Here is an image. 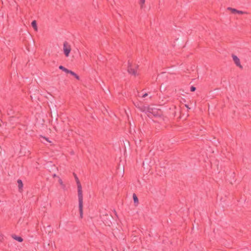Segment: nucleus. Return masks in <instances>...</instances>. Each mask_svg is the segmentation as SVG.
I'll return each mask as SVG.
<instances>
[{
  "mask_svg": "<svg viewBox=\"0 0 251 251\" xmlns=\"http://www.w3.org/2000/svg\"><path fill=\"white\" fill-rule=\"evenodd\" d=\"M74 176H75L77 187V192H78V207L80 213V218H83V194L82 190V187L80 184V182L79 180L78 177L76 176V174L74 173Z\"/></svg>",
  "mask_w": 251,
  "mask_h": 251,
  "instance_id": "f257e3e1",
  "label": "nucleus"
},
{
  "mask_svg": "<svg viewBox=\"0 0 251 251\" xmlns=\"http://www.w3.org/2000/svg\"><path fill=\"white\" fill-rule=\"evenodd\" d=\"M72 50L71 45L69 43L65 41L63 45V51L65 56L68 57L70 56V52Z\"/></svg>",
  "mask_w": 251,
  "mask_h": 251,
  "instance_id": "f03ea898",
  "label": "nucleus"
},
{
  "mask_svg": "<svg viewBox=\"0 0 251 251\" xmlns=\"http://www.w3.org/2000/svg\"><path fill=\"white\" fill-rule=\"evenodd\" d=\"M137 70L138 66H137L136 65H132L131 63L128 61L127 71L130 74L134 76L138 75V74Z\"/></svg>",
  "mask_w": 251,
  "mask_h": 251,
  "instance_id": "7ed1b4c3",
  "label": "nucleus"
},
{
  "mask_svg": "<svg viewBox=\"0 0 251 251\" xmlns=\"http://www.w3.org/2000/svg\"><path fill=\"white\" fill-rule=\"evenodd\" d=\"M232 59L235 65L240 69L243 68V66L241 64L240 59L235 55H232Z\"/></svg>",
  "mask_w": 251,
  "mask_h": 251,
  "instance_id": "20e7f679",
  "label": "nucleus"
},
{
  "mask_svg": "<svg viewBox=\"0 0 251 251\" xmlns=\"http://www.w3.org/2000/svg\"><path fill=\"white\" fill-rule=\"evenodd\" d=\"M227 10H229L233 14H237L239 15H242L247 14V12L241 10H237L235 8H233L231 7H228Z\"/></svg>",
  "mask_w": 251,
  "mask_h": 251,
  "instance_id": "39448f33",
  "label": "nucleus"
},
{
  "mask_svg": "<svg viewBox=\"0 0 251 251\" xmlns=\"http://www.w3.org/2000/svg\"><path fill=\"white\" fill-rule=\"evenodd\" d=\"M17 183L18 184L19 190L20 192H22L23 190V182L21 179H18L17 181Z\"/></svg>",
  "mask_w": 251,
  "mask_h": 251,
  "instance_id": "423d86ee",
  "label": "nucleus"
},
{
  "mask_svg": "<svg viewBox=\"0 0 251 251\" xmlns=\"http://www.w3.org/2000/svg\"><path fill=\"white\" fill-rule=\"evenodd\" d=\"M138 3L141 9H143L145 7V0H139Z\"/></svg>",
  "mask_w": 251,
  "mask_h": 251,
  "instance_id": "0eeeda50",
  "label": "nucleus"
},
{
  "mask_svg": "<svg viewBox=\"0 0 251 251\" xmlns=\"http://www.w3.org/2000/svg\"><path fill=\"white\" fill-rule=\"evenodd\" d=\"M31 25L35 30V31H37L38 30V27L36 23V21L34 20L31 23Z\"/></svg>",
  "mask_w": 251,
  "mask_h": 251,
  "instance_id": "6e6552de",
  "label": "nucleus"
},
{
  "mask_svg": "<svg viewBox=\"0 0 251 251\" xmlns=\"http://www.w3.org/2000/svg\"><path fill=\"white\" fill-rule=\"evenodd\" d=\"M58 182H59V183L60 184V185L61 186V187L63 188H64L65 187V185L64 184L63 180L59 177H58Z\"/></svg>",
  "mask_w": 251,
  "mask_h": 251,
  "instance_id": "1a4fd4ad",
  "label": "nucleus"
},
{
  "mask_svg": "<svg viewBox=\"0 0 251 251\" xmlns=\"http://www.w3.org/2000/svg\"><path fill=\"white\" fill-rule=\"evenodd\" d=\"M12 237H13V238L15 240L18 241L19 242H22L23 241V238L22 237H21L17 236H15H15H13Z\"/></svg>",
  "mask_w": 251,
  "mask_h": 251,
  "instance_id": "9d476101",
  "label": "nucleus"
},
{
  "mask_svg": "<svg viewBox=\"0 0 251 251\" xmlns=\"http://www.w3.org/2000/svg\"><path fill=\"white\" fill-rule=\"evenodd\" d=\"M133 198L134 202L135 203H138V198L136 196V195L135 194H134L133 195Z\"/></svg>",
  "mask_w": 251,
  "mask_h": 251,
  "instance_id": "9b49d317",
  "label": "nucleus"
},
{
  "mask_svg": "<svg viewBox=\"0 0 251 251\" xmlns=\"http://www.w3.org/2000/svg\"><path fill=\"white\" fill-rule=\"evenodd\" d=\"M41 138H42L43 139L45 140L46 141H47L48 142H49L50 143H51V141H50L49 138H47V137H46L45 136H41Z\"/></svg>",
  "mask_w": 251,
  "mask_h": 251,
  "instance_id": "f8f14e48",
  "label": "nucleus"
},
{
  "mask_svg": "<svg viewBox=\"0 0 251 251\" xmlns=\"http://www.w3.org/2000/svg\"><path fill=\"white\" fill-rule=\"evenodd\" d=\"M64 72H65L67 74H70L71 71L68 70V69L66 68L64 69Z\"/></svg>",
  "mask_w": 251,
  "mask_h": 251,
  "instance_id": "ddd939ff",
  "label": "nucleus"
},
{
  "mask_svg": "<svg viewBox=\"0 0 251 251\" xmlns=\"http://www.w3.org/2000/svg\"><path fill=\"white\" fill-rule=\"evenodd\" d=\"M190 90L192 92L195 91L196 90V87L193 86H192L190 88Z\"/></svg>",
  "mask_w": 251,
  "mask_h": 251,
  "instance_id": "4468645a",
  "label": "nucleus"
},
{
  "mask_svg": "<svg viewBox=\"0 0 251 251\" xmlns=\"http://www.w3.org/2000/svg\"><path fill=\"white\" fill-rule=\"evenodd\" d=\"M4 240L3 236L0 234V242H2Z\"/></svg>",
  "mask_w": 251,
  "mask_h": 251,
  "instance_id": "2eb2a0df",
  "label": "nucleus"
},
{
  "mask_svg": "<svg viewBox=\"0 0 251 251\" xmlns=\"http://www.w3.org/2000/svg\"><path fill=\"white\" fill-rule=\"evenodd\" d=\"M59 69L64 71L65 68L64 66L61 65L59 66Z\"/></svg>",
  "mask_w": 251,
  "mask_h": 251,
  "instance_id": "dca6fc26",
  "label": "nucleus"
},
{
  "mask_svg": "<svg viewBox=\"0 0 251 251\" xmlns=\"http://www.w3.org/2000/svg\"><path fill=\"white\" fill-rule=\"evenodd\" d=\"M71 75H72L73 76H75L76 74H75V72H73L71 71L70 74Z\"/></svg>",
  "mask_w": 251,
  "mask_h": 251,
  "instance_id": "f3484780",
  "label": "nucleus"
},
{
  "mask_svg": "<svg viewBox=\"0 0 251 251\" xmlns=\"http://www.w3.org/2000/svg\"><path fill=\"white\" fill-rule=\"evenodd\" d=\"M148 94L147 93H145L144 94H143L142 96H141V97L142 98H145L146 97H147L148 96Z\"/></svg>",
  "mask_w": 251,
  "mask_h": 251,
  "instance_id": "a211bd4d",
  "label": "nucleus"
},
{
  "mask_svg": "<svg viewBox=\"0 0 251 251\" xmlns=\"http://www.w3.org/2000/svg\"><path fill=\"white\" fill-rule=\"evenodd\" d=\"M77 80H79L80 79V77L79 76L77 75L76 74V75L74 76Z\"/></svg>",
  "mask_w": 251,
  "mask_h": 251,
  "instance_id": "6ab92c4d",
  "label": "nucleus"
},
{
  "mask_svg": "<svg viewBox=\"0 0 251 251\" xmlns=\"http://www.w3.org/2000/svg\"><path fill=\"white\" fill-rule=\"evenodd\" d=\"M53 177H58V176H56V174H54V175H53Z\"/></svg>",
  "mask_w": 251,
  "mask_h": 251,
  "instance_id": "aec40b11",
  "label": "nucleus"
},
{
  "mask_svg": "<svg viewBox=\"0 0 251 251\" xmlns=\"http://www.w3.org/2000/svg\"><path fill=\"white\" fill-rule=\"evenodd\" d=\"M141 110L142 111H145V110H144V109H141Z\"/></svg>",
  "mask_w": 251,
  "mask_h": 251,
  "instance_id": "412c9836",
  "label": "nucleus"
}]
</instances>
